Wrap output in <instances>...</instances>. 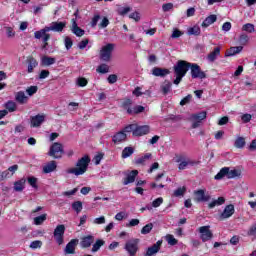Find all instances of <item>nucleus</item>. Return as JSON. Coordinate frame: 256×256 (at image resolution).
<instances>
[{"label":"nucleus","mask_w":256,"mask_h":256,"mask_svg":"<svg viewBox=\"0 0 256 256\" xmlns=\"http://www.w3.org/2000/svg\"><path fill=\"white\" fill-rule=\"evenodd\" d=\"M89 163H91V157H89V155H84L77 161L76 167L68 169L67 173L76 175V177H79V175H85V173H87V169H89Z\"/></svg>","instance_id":"f257e3e1"},{"label":"nucleus","mask_w":256,"mask_h":256,"mask_svg":"<svg viewBox=\"0 0 256 256\" xmlns=\"http://www.w3.org/2000/svg\"><path fill=\"white\" fill-rule=\"evenodd\" d=\"M241 170L239 169H233L229 167H223L220 169V171L215 175L214 179L216 181H221L224 177H227V179H239L241 178Z\"/></svg>","instance_id":"f03ea898"},{"label":"nucleus","mask_w":256,"mask_h":256,"mask_svg":"<svg viewBox=\"0 0 256 256\" xmlns=\"http://www.w3.org/2000/svg\"><path fill=\"white\" fill-rule=\"evenodd\" d=\"M113 51H115V44L108 43L103 46L100 50V60L109 63L111 57H113Z\"/></svg>","instance_id":"7ed1b4c3"},{"label":"nucleus","mask_w":256,"mask_h":256,"mask_svg":"<svg viewBox=\"0 0 256 256\" xmlns=\"http://www.w3.org/2000/svg\"><path fill=\"white\" fill-rule=\"evenodd\" d=\"M65 153V150L63 149V144L59 142H54L50 146V150L48 152V156L52 157L53 159H61Z\"/></svg>","instance_id":"20e7f679"},{"label":"nucleus","mask_w":256,"mask_h":256,"mask_svg":"<svg viewBox=\"0 0 256 256\" xmlns=\"http://www.w3.org/2000/svg\"><path fill=\"white\" fill-rule=\"evenodd\" d=\"M190 67L191 62H187L185 60H178L176 65L174 66V73L175 75H182L183 77H185Z\"/></svg>","instance_id":"39448f33"},{"label":"nucleus","mask_w":256,"mask_h":256,"mask_svg":"<svg viewBox=\"0 0 256 256\" xmlns=\"http://www.w3.org/2000/svg\"><path fill=\"white\" fill-rule=\"evenodd\" d=\"M190 71L192 79H207V74L197 63H190Z\"/></svg>","instance_id":"423d86ee"},{"label":"nucleus","mask_w":256,"mask_h":256,"mask_svg":"<svg viewBox=\"0 0 256 256\" xmlns=\"http://www.w3.org/2000/svg\"><path fill=\"white\" fill-rule=\"evenodd\" d=\"M125 251H127L129 256L137 255V251H139V239L135 238L126 242L124 246Z\"/></svg>","instance_id":"0eeeda50"},{"label":"nucleus","mask_w":256,"mask_h":256,"mask_svg":"<svg viewBox=\"0 0 256 256\" xmlns=\"http://www.w3.org/2000/svg\"><path fill=\"white\" fill-rule=\"evenodd\" d=\"M65 237V225L60 224L54 229V239L58 245H63Z\"/></svg>","instance_id":"6e6552de"},{"label":"nucleus","mask_w":256,"mask_h":256,"mask_svg":"<svg viewBox=\"0 0 256 256\" xmlns=\"http://www.w3.org/2000/svg\"><path fill=\"white\" fill-rule=\"evenodd\" d=\"M200 239L203 243H207V241H211L213 239V232H211V226H201L199 228Z\"/></svg>","instance_id":"1a4fd4ad"},{"label":"nucleus","mask_w":256,"mask_h":256,"mask_svg":"<svg viewBox=\"0 0 256 256\" xmlns=\"http://www.w3.org/2000/svg\"><path fill=\"white\" fill-rule=\"evenodd\" d=\"M195 200L197 203H207V201H211V195L206 193L205 189H199L194 191Z\"/></svg>","instance_id":"9d476101"},{"label":"nucleus","mask_w":256,"mask_h":256,"mask_svg":"<svg viewBox=\"0 0 256 256\" xmlns=\"http://www.w3.org/2000/svg\"><path fill=\"white\" fill-rule=\"evenodd\" d=\"M67 27V22H52L50 26L44 27V31H54L61 33Z\"/></svg>","instance_id":"9b49d317"},{"label":"nucleus","mask_w":256,"mask_h":256,"mask_svg":"<svg viewBox=\"0 0 256 256\" xmlns=\"http://www.w3.org/2000/svg\"><path fill=\"white\" fill-rule=\"evenodd\" d=\"M149 133H151V127L149 125L139 126L136 124L133 137H143V135H149Z\"/></svg>","instance_id":"f8f14e48"},{"label":"nucleus","mask_w":256,"mask_h":256,"mask_svg":"<svg viewBox=\"0 0 256 256\" xmlns=\"http://www.w3.org/2000/svg\"><path fill=\"white\" fill-rule=\"evenodd\" d=\"M235 215V206L233 204L227 205L223 212L220 214V221H225V219H229V217H233Z\"/></svg>","instance_id":"ddd939ff"},{"label":"nucleus","mask_w":256,"mask_h":256,"mask_svg":"<svg viewBox=\"0 0 256 256\" xmlns=\"http://www.w3.org/2000/svg\"><path fill=\"white\" fill-rule=\"evenodd\" d=\"M161 245H163V241L158 240L155 244H153L152 246L147 248L146 253L144 254V256L157 255V253H159V251H161Z\"/></svg>","instance_id":"4468645a"},{"label":"nucleus","mask_w":256,"mask_h":256,"mask_svg":"<svg viewBox=\"0 0 256 256\" xmlns=\"http://www.w3.org/2000/svg\"><path fill=\"white\" fill-rule=\"evenodd\" d=\"M95 243V236L87 235L81 238L80 247L82 249H89Z\"/></svg>","instance_id":"2eb2a0df"},{"label":"nucleus","mask_w":256,"mask_h":256,"mask_svg":"<svg viewBox=\"0 0 256 256\" xmlns=\"http://www.w3.org/2000/svg\"><path fill=\"white\" fill-rule=\"evenodd\" d=\"M45 123V114H37L30 119V127H41Z\"/></svg>","instance_id":"dca6fc26"},{"label":"nucleus","mask_w":256,"mask_h":256,"mask_svg":"<svg viewBox=\"0 0 256 256\" xmlns=\"http://www.w3.org/2000/svg\"><path fill=\"white\" fill-rule=\"evenodd\" d=\"M35 39H42V43H48L49 39H51V34H49V31H45V28L36 31L34 33Z\"/></svg>","instance_id":"f3484780"},{"label":"nucleus","mask_w":256,"mask_h":256,"mask_svg":"<svg viewBox=\"0 0 256 256\" xmlns=\"http://www.w3.org/2000/svg\"><path fill=\"white\" fill-rule=\"evenodd\" d=\"M79 245V239H72L66 245L64 252L66 255H75V248Z\"/></svg>","instance_id":"a211bd4d"},{"label":"nucleus","mask_w":256,"mask_h":256,"mask_svg":"<svg viewBox=\"0 0 256 256\" xmlns=\"http://www.w3.org/2000/svg\"><path fill=\"white\" fill-rule=\"evenodd\" d=\"M124 141H127V133L125 131L121 130L112 136V143L114 145H119V143H123Z\"/></svg>","instance_id":"6ab92c4d"},{"label":"nucleus","mask_w":256,"mask_h":256,"mask_svg":"<svg viewBox=\"0 0 256 256\" xmlns=\"http://www.w3.org/2000/svg\"><path fill=\"white\" fill-rule=\"evenodd\" d=\"M26 65H28L27 73H33L35 68L39 65V62H37V59H35V57L30 55L26 58Z\"/></svg>","instance_id":"aec40b11"},{"label":"nucleus","mask_w":256,"mask_h":256,"mask_svg":"<svg viewBox=\"0 0 256 256\" xmlns=\"http://www.w3.org/2000/svg\"><path fill=\"white\" fill-rule=\"evenodd\" d=\"M171 71L167 68H159V67H154L152 69V75L154 77H167V75H170Z\"/></svg>","instance_id":"412c9836"},{"label":"nucleus","mask_w":256,"mask_h":256,"mask_svg":"<svg viewBox=\"0 0 256 256\" xmlns=\"http://www.w3.org/2000/svg\"><path fill=\"white\" fill-rule=\"evenodd\" d=\"M121 107L128 115H133V100L130 98L124 99L121 104Z\"/></svg>","instance_id":"4be33fe9"},{"label":"nucleus","mask_w":256,"mask_h":256,"mask_svg":"<svg viewBox=\"0 0 256 256\" xmlns=\"http://www.w3.org/2000/svg\"><path fill=\"white\" fill-rule=\"evenodd\" d=\"M221 56V47L217 46L213 49L212 52H210L208 55H207V60L210 62V63H215V61H217V57H220Z\"/></svg>","instance_id":"5701e85b"},{"label":"nucleus","mask_w":256,"mask_h":256,"mask_svg":"<svg viewBox=\"0 0 256 256\" xmlns=\"http://www.w3.org/2000/svg\"><path fill=\"white\" fill-rule=\"evenodd\" d=\"M137 175H139L138 170H132L123 180V185H129V183H135V179H137Z\"/></svg>","instance_id":"b1692460"},{"label":"nucleus","mask_w":256,"mask_h":256,"mask_svg":"<svg viewBox=\"0 0 256 256\" xmlns=\"http://www.w3.org/2000/svg\"><path fill=\"white\" fill-rule=\"evenodd\" d=\"M15 101L17 103H19V105H25L28 103L29 101V97H27V95H25V92L24 91H18L16 94H15Z\"/></svg>","instance_id":"393cba45"},{"label":"nucleus","mask_w":256,"mask_h":256,"mask_svg":"<svg viewBox=\"0 0 256 256\" xmlns=\"http://www.w3.org/2000/svg\"><path fill=\"white\" fill-rule=\"evenodd\" d=\"M27 183V179L21 178L14 182V191L17 193H21L25 189V184Z\"/></svg>","instance_id":"a878e982"},{"label":"nucleus","mask_w":256,"mask_h":256,"mask_svg":"<svg viewBox=\"0 0 256 256\" xmlns=\"http://www.w3.org/2000/svg\"><path fill=\"white\" fill-rule=\"evenodd\" d=\"M72 21V33H74L76 37H83V35H85V30L77 25V21H75V19H73Z\"/></svg>","instance_id":"bb28decb"},{"label":"nucleus","mask_w":256,"mask_h":256,"mask_svg":"<svg viewBox=\"0 0 256 256\" xmlns=\"http://www.w3.org/2000/svg\"><path fill=\"white\" fill-rule=\"evenodd\" d=\"M57 169V162L52 160L43 167V173H53Z\"/></svg>","instance_id":"cd10ccee"},{"label":"nucleus","mask_w":256,"mask_h":256,"mask_svg":"<svg viewBox=\"0 0 256 256\" xmlns=\"http://www.w3.org/2000/svg\"><path fill=\"white\" fill-rule=\"evenodd\" d=\"M243 51V46H233L230 47L229 50L226 51L225 57H233V55H237Z\"/></svg>","instance_id":"c85d7f7f"},{"label":"nucleus","mask_w":256,"mask_h":256,"mask_svg":"<svg viewBox=\"0 0 256 256\" xmlns=\"http://www.w3.org/2000/svg\"><path fill=\"white\" fill-rule=\"evenodd\" d=\"M176 163H179V165H178L179 171H185V169H187V167H189L187 164V160H185V157H183L182 155L177 156Z\"/></svg>","instance_id":"c756f323"},{"label":"nucleus","mask_w":256,"mask_h":256,"mask_svg":"<svg viewBox=\"0 0 256 256\" xmlns=\"http://www.w3.org/2000/svg\"><path fill=\"white\" fill-rule=\"evenodd\" d=\"M56 61L57 60L54 57L43 56L41 59V65H43L44 67H49L51 65H55Z\"/></svg>","instance_id":"7c9ffc66"},{"label":"nucleus","mask_w":256,"mask_h":256,"mask_svg":"<svg viewBox=\"0 0 256 256\" xmlns=\"http://www.w3.org/2000/svg\"><path fill=\"white\" fill-rule=\"evenodd\" d=\"M225 204V197H218V199L213 200L208 204V209H215V207H219Z\"/></svg>","instance_id":"2f4dec72"},{"label":"nucleus","mask_w":256,"mask_h":256,"mask_svg":"<svg viewBox=\"0 0 256 256\" xmlns=\"http://www.w3.org/2000/svg\"><path fill=\"white\" fill-rule=\"evenodd\" d=\"M217 21V15L212 14L205 18V20L202 22V27H209V25H213Z\"/></svg>","instance_id":"473e14b6"},{"label":"nucleus","mask_w":256,"mask_h":256,"mask_svg":"<svg viewBox=\"0 0 256 256\" xmlns=\"http://www.w3.org/2000/svg\"><path fill=\"white\" fill-rule=\"evenodd\" d=\"M191 119L193 121H203V119H207V112L206 111H202V112H199V113H196V114H192L191 115Z\"/></svg>","instance_id":"72a5a7b5"},{"label":"nucleus","mask_w":256,"mask_h":256,"mask_svg":"<svg viewBox=\"0 0 256 256\" xmlns=\"http://www.w3.org/2000/svg\"><path fill=\"white\" fill-rule=\"evenodd\" d=\"M103 245H105V240L97 239L92 246V253H97V251H99V249H101Z\"/></svg>","instance_id":"f704fd0d"},{"label":"nucleus","mask_w":256,"mask_h":256,"mask_svg":"<svg viewBox=\"0 0 256 256\" xmlns=\"http://www.w3.org/2000/svg\"><path fill=\"white\" fill-rule=\"evenodd\" d=\"M152 156L151 153H146L144 156L135 160L136 165H145L146 161H149V158Z\"/></svg>","instance_id":"c9c22d12"},{"label":"nucleus","mask_w":256,"mask_h":256,"mask_svg":"<svg viewBox=\"0 0 256 256\" xmlns=\"http://www.w3.org/2000/svg\"><path fill=\"white\" fill-rule=\"evenodd\" d=\"M188 35H194L195 37H199V35H201V28L198 25L190 27L188 29Z\"/></svg>","instance_id":"e433bc0d"},{"label":"nucleus","mask_w":256,"mask_h":256,"mask_svg":"<svg viewBox=\"0 0 256 256\" xmlns=\"http://www.w3.org/2000/svg\"><path fill=\"white\" fill-rule=\"evenodd\" d=\"M135 153V149L133 147H125L122 150V159H127V157H131Z\"/></svg>","instance_id":"4c0bfd02"},{"label":"nucleus","mask_w":256,"mask_h":256,"mask_svg":"<svg viewBox=\"0 0 256 256\" xmlns=\"http://www.w3.org/2000/svg\"><path fill=\"white\" fill-rule=\"evenodd\" d=\"M72 209L73 211H75L76 213H81V211H83V202L81 201H74L72 203Z\"/></svg>","instance_id":"58836bf2"},{"label":"nucleus","mask_w":256,"mask_h":256,"mask_svg":"<svg viewBox=\"0 0 256 256\" xmlns=\"http://www.w3.org/2000/svg\"><path fill=\"white\" fill-rule=\"evenodd\" d=\"M5 109H7L9 113H14V111H17V104L13 101H8L5 103Z\"/></svg>","instance_id":"ea45409f"},{"label":"nucleus","mask_w":256,"mask_h":256,"mask_svg":"<svg viewBox=\"0 0 256 256\" xmlns=\"http://www.w3.org/2000/svg\"><path fill=\"white\" fill-rule=\"evenodd\" d=\"M47 221V214H41L34 218V225H43Z\"/></svg>","instance_id":"a19ab883"},{"label":"nucleus","mask_w":256,"mask_h":256,"mask_svg":"<svg viewBox=\"0 0 256 256\" xmlns=\"http://www.w3.org/2000/svg\"><path fill=\"white\" fill-rule=\"evenodd\" d=\"M172 83L169 81H165L164 84L161 86V91L163 95H167L169 91H171Z\"/></svg>","instance_id":"79ce46f5"},{"label":"nucleus","mask_w":256,"mask_h":256,"mask_svg":"<svg viewBox=\"0 0 256 256\" xmlns=\"http://www.w3.org/2000/svg\"><path fill=\"white\" fill-rule=\"evenodd\" d=\"M245 143L244 137H238L234 142V147H236V149H243V147H245Z\"/></svg>","instance_id":"37998d69"},{"label":"nucleus","mask_w":256,"mask_h":256,"mask_svg":"<svg viewBox=\"0 0 256 256\" xmlns=\"http://www.w3.org/2000/svg\"><path fill=\"white\" fill-rule=\"evenodd\" d=\"M242 31H246V33H255V25L246 23L242 26Z\"/></svg>","instance_id":"c03bdc74"},{"label":"nucleus","mask_w":256,"mask_h":256,"mask_svg":"<svg viewBox=\"0 0 256 256\" xmlns=\"http://www.w3.org/2000/svg\"><path fill=\"white\" fill-rule=\"evenodd\" d=\"M151 231H153V223H148L141 229V234L149 235Z\"/></svg>","instance_id":"a18cd8bd"},{"label":"nucleus","mask_w":256,"mask_h":256,"mask_svg":"<svg viewBox=\"0 0 256 256\" xmlns=\"http://www.w3.org/2000/svg\"><path fill=\"white\" fill-rule=\"evenodd\" d=\"M166 241H167L168 245H171V246H175V245H177L179 243V240H177L175 238V236H173L171 234H168L166 236Z\"/></svg>","instance_id":"49530a36"},{"label":"nucleus","mask_w":256,"mask_h":256,"mask_svg":"<svg viewBox=\"0 0 256 256\" xmlns=\"http://www.w3.org/2000/svg\"><path fill=\"white\" fill-rule=\"evenodd\" d=\"M97 73H101L102 75H105L109 71V66L107 64H100L97 69Z\"/></svg>","instance_id":"de8ad7c7"},{"label":"nucleus","mask_w":256,"mask_h":256,"mask_svg":"<svg viewBox=\"0 0 256 256\" xmlns=\"http://www.w3.org/2000/svg\"><path fill=\"white\" fill-rule=\"evenodd\" d=\"M187 188L185 186L179 187L174 191V197H182L185 195Z\"/></svg>","instance_id":"09e8293b"},{"label":"nucleus","mask_w":256,"mask_h":256,"mask_svg":"<svg viewBox=\"0 0 256 256\" xmlns=\"http://www.w3.org/2000/svg\"><path fill=\"white\" fill-rule=\"evenodd\" d=\"M27 181L30 187H33V189H39V186L37 185V178H35V176L28 177Z\"/></svg>","instance_id":"8fccbe9b"},{"label":"nucleus","mask_w":256,"mask_h":256,"mask_svg":"<svg viewBox=\"0 0 256 256\" xmlns=\"http://www.w3.org/2000/svg\"><path fill=\"white\" fill-rule=\"evenodd\" d=\"M145 108L142 105H136L132 107V115H139V113H143Z\"/></svg>","instance_id":"3c124183"},{"label":"nucleus","mask_w":256,"mask_h":256,"mask_svg":"<svg viewBox=\"0 0 256 256\" xmlns=\"http://www.w3.org/2000/svg\"><path fill=\"white\" fill-rule=\"evenodd\" d=\"M37 91H39V87L37 86H30L26 89V93L29 95V97H33Z\"/></svg>","instance_id":"603ef678"},{"label":"nucleus","mask_w":256,"mask_h":256,"mask_svg":"<svg viewBox=\"0 0 256 256\" xmlns=\"http://www.w3.org/2000/svg\"><path fill=\"white\" fill-rule=\"evenodd\" d=\"M191 99H193V95H191V94H188L186 97H184L180 101L181 107H185V105H189V103H191Z\"/></svg>","instance_id":"864d4df0"},{"label":"nucleus","mask_w":256,"mask_h":256,"mask_svg":"<svg viewBox=\"0 0 256 256\" xmlns=\"http://www.w3.org/2000/svg\"><path fill=\"white\" fill-rule=\"evenodd\" d=\"M89 81L85 77H79L77 79V85L78 87H87Z\"/></svg>","instance_id":"5fc2aeb1"},{"label":"nucleus","mask_w":256,"mask_h":256,"mask_svg":"<svg viewBox=\"0 0 256 256\" xmlns=\"http://www.w3.org/2000/svg\"><path fill=\"white\" fill-rule=\"evenodd\" d=\"M240 45H247L249 43V36L247 34H241L239 36Z\"/></svg>","instance_id":"6e6d98bb"},{"label":"nucleus","mask_w":256,"mask_h":256,"mask_svg":"<svg viewBox=\"0 0 256 256\" xmlns=\"http://www.w3.org/2000/svg\"><path fill=\"white\" fill-rule=\"evenodd\" d=\"M135 127H136V124H129L127 126H125L122 131H124V133H134L135 131Z\"/></svg>","instance_id":"4d7b16f0"},{"label":"nucleus","mask_w":256,"mask_h":256,"mask_svg":"<svg viewBox=\"0 0 256 256\" xmlns=\"http://www.w3.org/2000/svg\"><path fill=\"white\" fill-rule=\"evenodd\" d=\"M64 45H65L67 51H69V49H71V47H73V40L71 39V37H69V36L65 37Z\"/></svg>","instance_id":"13d9d810"},{"label":"nucleus","mask_w":256,"mask_h":256,"mask_svg":"<svg viewBox=\"0 0 256 256\" xmlns=\"http://www.w3.org/2000/svg\"><path fill=\"white\" fill-rule=\"evenodd\" d=\"M43 242L41 240L32 241L30 244L31 249H41Z\"/></svg>","instance_id":"bf43d9fd"},{"label":"nucleus","mask_w":256,"mask_h":256,"mask_svg":"<svg viewBox=\"0 0 256 256\" xmlns=\"http://www.w3.org/2000/svg\"><path fill=\"white\" fill-rule=\"evenodd\" d=\"M248 237H256V224L252 225L248 232H247Z\"/></svg>","instance_id":"052dcab7"},{"label":"nucleus","mask_w":256,"mask_h":256,"mask_svg":"<svg viewBox=\"0 0 256 256\" xmlns=\"http://www.w3.org/2000/svg\"><path fill=\"white\" fill-rule=\"evenodd\" d=\"M163 203V197H159L156 198L153 202H152V207L157 208V207H161V204Z\"/></svg>","instance_id":"680f3d73"},{"label":"nucleus","mask_w":256,"mask_h":256,"mask_svg":"<svg viewBox=\"0 0 256 256\" xmlns=\"http://www.w3.org/2000/svg\"><path fill=\"white\" fill-rule=\"evenodd\" d=\"M173 9V3H165L162 5V10L164 13H167L168 11H172Z\"/></svg>","instance_id":"e2e57ef3"},{"label":"nucleus","mask_w":256,"mask_h":256,"mask_svg":"<svg viewBox=\"0 0 256 256\" xmlns=\"http://www.w3.org/2000/svg\"><path fill=\"white\" fill-rule=\"evenodd\" d=\"M251 119H253V116L251 114L246 113L241 116V120L243 123H249Z\"/></svg>","instance_id":"0e129e2a"},{"label":"nucleus","mask_w":256,"mask_h":256,"mask_svg":"<svg viewBox=\"0 0 256 256\" xmlns=\"http://www.w3.org/2000/svg\"><path fill=\"white\" fill-rule=\"evenodd\" d=\"M87 45H89V39H84L78 43V49L83 50Z\"/></svg>","instance_id":"69168bd1"},{"label":"nucleus","mask_w":256,"mask_h":256,"mask_svg":"<svg viewBox=\"0 0 256 256\" xmlns=\"http://www.w3.org/2000/svg\"><path fill=\"white\" fill-rule=\"evenodd\" d=\"M108 83L110 85H113L114 83H117V75L116 74H110L107 78Z\"/></svg>","instance_id":"338daca9"},{"label":"nucleus","mask_w":256,"mask_h":256,"mask_svg":"<svg viewBox=\"0 0 256 256\" xmlns=\"http://www.w3.org/2000/svg\"><path fill=\"white\" fill-rule=\"evenodd\" d=\"M6 35H7L8 39H12V37H15V32L13 31L12 27L6 28Z\"/></svg>","instance_id":"774afa93"}]
</instances>
